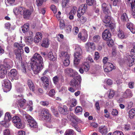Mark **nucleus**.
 Masks as SVG:
<instances>
[{
    "label": "nucleus",
    "mask_w": 135,
    "mask_h": 135,
    "mask_svg": "<svg viewBox=\"0 0 135 135\" xmlns=\"http://www.w3.org/2000/svg\"><path fill=\"white\" fill-rule=\"evenodd\" d=\"M13 11L16 15L20 14L23 15L24 18L29 17L31 14L32 11L22 7L15 8Z\"/></svg>",
    "instance_id": "1"
},
{
    "label": "nucleus",
    "mask_w": 135,
    "mask_h": 135,
    "mask_svg": "<svg viewBox=\"0 0 135 135\" xmlns=\"http://www.w3.org/2000/svg\"><path fill=\"white\" fill-rule=\"evenodd\" d=\"M81 80V76L80 75H78L71 80L70 83V85L76 89H79L80 88V83Z\"/></svg>",
    "instance_id": "2"
},
{
    "label": "nucleus",
    "mask_w": 135,
    "mask_h": 135,
    "mask_svg": "<svg viewBox=\"0 0 135 135\" xmlns=\"http://www.w3.org/2000/svg\"><path fill=\"white\" fill-rule=\"evenodd\" d=\"M75 49L76 52L74 53V64L78 65L79 63L80 60L79 58L81 56L82 51L79 46L77 45H76Z\"/></svg>",
    "instance_id": "3"
},
{
    "label": "nucleus",
    "mask_w": 135,
    "mask_h": 135,
    "mask_svg": "<svg viewBox=\"0 0 135 135\" xmlns=\"http://www.w3.org/2000/svg\"><path fill=\"white\" fill-rule=\"evenodd\" d=\"M25 115L28 124L31 129L38 128L37 123L32 117L27 114H25Z\"/></svg>",
    "instance_id": "4"
},
{
    "label": "nucleus",
    "mask_w": 135,
    "mask_h": 135,
    "mask_svg": "<svg viewBox=\"0 0 135 135\" xmlns=\"http://www.w3.org/2000/svg\"><path fill=\"white\" fill-rule=\"evenodd\" d=\"M13 64L12 61L8 59H5L4 60L3 65H0V70H2L4 69L6 71L7 70L9 69L13 66Z\"/></svg>",
    "instance_id": "5"
},
{
    "label": "nucleus",
    "mask_w": 135,
    "mask_h": 135,
    "mask_svg": "<svg viewBox=\"0 0 135 135\" xmlns=\"http://www.w3.org/2000/svg\"><path fill=\"white\" fill-rule=\"evenodd\" d=\"M31 64L32 69L35 74L38 73L43 68L42 63L31 62Z\"/></svg>",
    "instance_id": "6"
},
{
    "label": "nucleus",
    "mask_w": 135,
    "mask_h": 135,
    "mask_svg": "<svg viewBox=\"0 0 135 135\" xmlns=\"http://www.w3.org/2000/svg\"><path fill=\"white\" fill-rule=\"evenodd\" d=\"M112 18L110 15H106L103 21L105 23V26H108L111 29H114L115 27V24L114 23H112Z\"/></svg>",
    "instance_id": "7"
},
{
    "label": "nucleus",
    "mask_w": 135,
    "mask_h": 135,
    "mask_svg": "<svg viewBox=\"0 0 135 135\" xmlns=\"http://www.w3.org/2000/svg\"><path fill=\"white\" fill-rule=\"evenodd\" d=\"M39 116L41 118H44L48 122L50 121L51 120V115L49 113L48 110L44 108L42 109Z\"/></svg>",
    "instance_id": "8"
},
{
    "label": "nucleus",
    "mask_w": 135,
    "mask_h": 135,
    "mask_svg": "<svg viewBox=\"0 0 135 135\" xmlns=\"http://www.w3.org/2000/svg\"><path fill=\"white\" fill-rule=\"evenodd\" d=\"M12 122L14 124V126L18 128H22V123L20 118L18 116H15L12 118Z\"/></svg>",
    "instance_id": "9"
},
{
    "label": "nucleus",
    "mask_w": 135,
    "mask_h": 135,
    "mask_svg": "<svg viewBox=\"0 0 135 135\" xmlns=\"http://www.w3.org/2000/svg\"><path fill=\"white\" fill-rule=\"evenodd\" d=\"M31 62L43 63V59L40 54L38 53H35L32 57Z\"/></svg>",
    "instance_id": "10"
},
{
    "label": "nucleus",
    "mask_w": 135,
    "mask_h": 135,
    "mask_svg": "<svg viewBox=\"0 0 135 135\" xmlns=\"http://www.w3.org/2000/svg\"><path fill=\"white\" fill-rule=\"evenodd\" d=\"M87 8V5L86 4H82L79 7L77 12V16L79 18L85 13Z\"/></svg>",
    "instance_id": "11"
},
{
    "label": "nucleus",
    "mask_w": 135,
    "mask_h": 135,
    "mask_svg": "<svg viewBox=\"0 0 135 135\" xmlns=\"http://www.w3.org/2000/svg\"><path fill=\"white\" fill-rule=\"evenodd\" d=\"M126 59L127 64L129 66L133 65L135 63V56L126 55Z\"/></svg>",
    "instance_id": "12"
},
{
    "label": "nucleus",
    "mask_w": 135,
    "mask_h": 135,
    "mask_svg": "<svg viewBox=\"0 0 135 135\" xmlns=\"http://www.w3.org/2000/svg\"><path fill=\"white\" fill-rule=\"evenodd\" d=\"M77 9V8L75 7H74L72 8L71 10L69 13L67 11H65V13L69 19L70 20H73L74 18V15H75Z\"/></svg>",
    "instance_id": "13"
},
{
    "label": "nucleus",
    "mask_w": 135,
    "mask_h": 135,
    "mask_svg": "<svg viewBox=\"0 0 135 135\" xmlns=\"http://www.w3.org/2000/svg\"><path fill=\"white\" fill-rule=\"evenodd\" d=\"M40 80L44 84V87L45 89H47L49 88V80L47 77L45 76L41 77Z\"/></svg>",
    "instance_id": "14"
},
{
    "label": "nucleus",
    "mask_w": 135,
    "mask_h": 135,
    "mask_svg": "<svg viewBox=\"0 0 135 135\" xmlns=\"http://www.w3.org/2000/svg\"><path fill=\"white\" fill-rule=\"evenodd\" d=\"M65 73L66 74L69 75L71 76H75L78 73L70 68H67L65 70Z\"/></svg>",
    "instance_id": "15"
},
{
    "label": "nucleus",
    "mask_w": 135,
    "mask_h": 135,
    "mask_svg": "<svg viewBox=\"0 0 135 135\" xmlns=\"http://www.w3.org/2000/svg\"><path fill=\"white\" fill-rule=\"evenodd\" d=\"M85 47L86 50L88 51H91L95 49V45L92 42H88L86 44Z\"/></svg>",
    "instance_id": "16"
},
{
    "label": "nucleus",
    "mask_w": 135,
    "mask_h": 135,
    "mask_svg": "<svg viewBox=\"0 0 135 135\" xmlns=\"http://www.w3.org/2000/svg\"><path fill=\"white\" fill-rule=\"evenodd\" d=\"M111 33L110 31L108 29L105 30L102 33V38L105 40H107L111 37Z\"/></svg>",
    "instance_id": "17"
},
{
    "label": "nucleus",
    "mask_w": 135,
    "mask_h": 135,
    "mask_svg": "<svg viewBox=\"0 0 135 135\" xmlns=\"http://www.w3.org/2000/svg\"><path fill=\"white\" fill-rule=\"evenodd\" d=\"M67 51H59V55L60 57H62L63 59H65L70 58V54Z\"/></svg>",
    "instance_id": "18"
},
{
    "label": "nucleus",
    "mask_w": 135,
    "mask_h": 135,
    "mask_svg": "<svg viewBox=\"0 0 135 135\" xmlns=\"http://www.w3.org/2000/svg\"><path fill=\"white\" fill-rule=\"evenodd\" d=\"M88 36L87 32L85 30L82 33H79L78 35V37L83 41V42H85Z\"/></svg>",
    "instance_id": "19"
},
{
    "label": "nucleus",
    "mask_w": 135,
    "mask_h": 135,
    "mask_svg": "<svg viewBox=\"0 0 135 135\" xmlns=\"http://www.w3.org/2000/svg\"><path fill=\"white\" fill-rule=\"evenodd\" d=\"M69 50V44L68 41L63 42L60 46L59 51L64 50L68 51Z\"/></svg>",
    "instance_id": "20"
},
{
    "label": "nucleus",
    "mask_w": 135,
    "mask_h": 135,
    "mask_svg": "<svg viewBox=\"0 0 135 135\" xmlns=\"http://www.w3.org/2000/svg\"><path fill=\"white\" fill-rule=\"evenodd\" d=\"M10 73L11 76L13 79L15 80L18 79L19 75L16 69H13L11 70Z\"/></svg>",
    "instance_id": "21"
},
{
    "label": "nucleus",
    "mask_w": 135,
    "mask_h": 135,
    "mask_svg": "<svg viewBox=\"0 0 135 135\" xmlns=\"http://www.w3.org/2000/svg\"><path fill=\"white\" fill-rule=\"evenodd\" d=\"M2 86H4L5 88L10 90L11 88V86L10 82L8 80L6 79L4 80L2 82Z\"/></svg>",
    "instance_id": "22"
},
{
    "label": "nucleus",
    "mask_w": 135,
    "mask_h": 135,
    "mask_svg": "<svg viewBox=\"0 0 135 135\" xmlns=\"http://www.w3.org/2000/svg\"><path fill=\"white\" fill-rule=\"evenodd\" d=\"M42 37L41 33L39 32H37L34 38V42L36 43H38L41 41Z\"/></svg>",
    "instance_id": "23"
},
{
    "label": "nucleus",
    "mask_w": 135,
    "mask_h": 135,
    "mask_svg": "<svg viewBox=\"0 0 135 135\" xmlns=\"http://www.w3.org/2000/svg\"><path fill=\"white\" fill-rule=\"evenodd\" d=\"M102 8L103 12L106 15H110V12L108 9V5L106 3H104L102 4Z\"/></svg>",
    "instance_id": "24"
},
{
    "label": "nucleus",
    "mask_w": 135,
    "mask_h": 135,
    "mask_svg": "<svg viewBox=\"0 0 135 135\" xmlns=\"http://www.w3.org/2000/svg\"><path fill=\"white\" fill-rule=\"evenodd\" d=\"M133 95V94L131 90L129 89H127L123 94L124 98H127L131 97Z\"/></svg>",
    "instance_id": "25"
},
{
    "label": "nucleus",
    "mask_w": 135,
    "mask_h": 135,
    "mask_svg": "<svg viewBox=\"0 0 135 135\" xmlns=\"http://www.w3.org/2000/svg\"><path fill=\"white\" fill-rule=\"evenodd\" d=\"M128 3H131V6L132 8V15H135V0H128Z\"/></svg>",
    "instance_id": "26"
},
{
    "label": "nucleus",
    "mask_w": 135,
    "mask_h": 135,
    "mask_svg": "<svg viewBox=\"0 0 135 135\" xmlns=\"http://www.w3.org/2000/svg\"><path fill=\"white\" fill-rule=\"evenodd\" d=\"M68 108L66 106L64 105L63 107H59L58 108V110L59 112L63 114H65L68 113Z\"/></svg>",
    "instance_id": "27"
},
{
    "label": "nucleus",
    "mask_w": 135,
    "mask_h": 135,
    "mask_svg": "<svg viewBox=\"0 0 135 135\" xmlns=\"http://www.w3.org/2000/svg\"><path fill=\"white\" fill-rule=\"evenodd\" d=\"M99 132L103 135H105L107 133V129L105 126H102L99 128Z\"/></svg>",
    "instance_id": "28"
},
{
    "label": "nucleus",
    "mask_w": 135,
    "mask_h": 135,
    "mask_svg": "<svg viewBox=\"0 0 135 135\" xmlns=\"http://www.w3.org/2000/svg\"><path fill=\"white\" fill-rule=\"evenodd\" d=\"M27 83L30 89L34 93V91H35L36 90L35 89V86L33 83L30 80H28Z\"/></svg>",
    "instance_id": "29"
},
{
    "label": "nucleus",
    "mask_w": 135,
    "mask_h": 135,
    "mask_svg": "<svg viewBox=\"0 0 135 135\" xmlns=\"http://www.w3.org/2000/svg\"><path fill=\"white\" fill-rule=\"evenodd\" d=\"M27 83L30 89L34 93V91H35L36 90L35 89V86L33 83L30 80H28Z\"/></svg>",
    "instance_id": "30"
},
{
    "label": "nucleus",
    "mask_w": 135,
    "mask_h": 135,
    "mask_svg": "<svg viewBox=\"0 0 135 135\" xmlns=\"http://www.w3.org/2000/svg\"><path fill=\"white\" fill-rule=\"evenodd\" d=\"M23 51L22 49H18L15 50V54L16 55V57L17 59L20 60L21 59V51Z\"/></svg>",
    "instance_id": "31"
},
{
    "label": "nucleus",
    "mask_w": 135,
    "mask_h": 135,
    "mask_svg": "<svg viewBox=\"0 0 135 135\" xmlns=\"http://www.w3.org/2000/svg\"><path fill=\"white\" fill-rule=\"evenodd\" d=\"M68 118L70 120H71L72 118H73L77 123V122L79 123H81V120L77 118L75 115H74L73 114H71V115H68Z\"/></svg>",
    "instance_id": "32"
},
{
    "label": "nucleus",
    "mask_w": 135,
    "mask_h": 135,
    "mask_svg": "<svg viewBox=\"0 0 135 135\" xmlns=\"http://www.w3.org/2000/svg\"><path fill=\"white\" fill-rule=\"evenodd\" d=\"M49 45V41L48 39L45 38L43 40L42 43L41 44L43 47H47Z\"/></svg>",
    "instance_id": "33"
},
{
    "label": "nucleus",
    "mask_w": 135,
    "mask_h": 135,
    "mask_svg": "<svg viewBox=\"0 0 135 135\" xmlns=\"http://www.w3.org/2000/svg\"><path fill=\"white\" fill-rule=\"evenodd\" d=\"M117 36L120 39H124L125 38L124 32L120 30H119L118 31Z\"/></svg>",
    "instance_id": "34"
},
{
    "label": "nucleus",
    "mask_w": 135,
    "mask_h": 135,
    "mask_svg": "<svg viewBox=\"0 0 135 135\" xmlns=\"http://www.w3.org/2000/svg\"><path fill=\"white\" fill-rule=\"evenodd\" d=\"M26 100L24 99H21L18 100L17 103L20 108L22 107L24 105Z\"/></svg>",
    "instance_id": "35"
},
{
    "label": "nucleus",
    "mask_w": 135,
    "mask_h": 135,
    "mask_svg": "<svg viewBox=\"0 0 135 135\" xmlns=\"http://www.w3.org/2000/svg\"><path fill=\"white\" fill-rule=\"evenodd\" d=\"M112 66H111V65L110 66L109 65H107V67L106 68V69L107 70L106 71L105 70V68H104V65L103 67L104 71L106 72H108L111 71L113 69H114V67L112 64Z\"/></svg>",
    "instance_id": "36"
},
{
    "label": "nucleus",
    "mask_w": 135,
    "mask_h": 135,
    "mask_svg": "<svg viewBox=\"0 0 135 135\" xmlns=\"http://www.w3.org/2000/svg\"><path fill=\"white\" fill-rule=\"evenodd\" d=\"M33 39L31 36H27L25 38V42L28 45L32 44L33 43Z\"/></svg>",
    "instance_id": "37"
},
{
    "label": "nucleus",
    "mask_w": 135,
    "mask_h": 135,
    "mask_svg": "<svg viewBox=\"0 0 135 135\" xmlns=\"http://www.w3.org/2000/svg\"><path fill=\"white\" fill-rule=\"evenodd\" d=\"M108 60V58L107 57H104L103 60V62L104 64V68H105V70L106 71L107 70L106 69V67L107 65H110L111 66H112V63H110L108 62H107V61Z\"/></svg>",
    "instance_id": "38"
},
{
    "label": "nucleus",
    "mask_w": 135,
    "mask_h": 135,
    "mask_svg": "<svg viewBox=\"0 0 135 135\" xmlns=\"http://www.w3.org/2000/svg\"><path fill=\"white\" fill-rule=\"evenodd\" d=\"M75 113L76 114H79L82 113L83 109L82 107L80 106H77L75 109Z\"/></svg>",
    "instance_id": "39"
},
{
    "label": "nucleus",
    "mask_w": 135,
    "mask_h": 135,
    "mask_svg": "<svg viewBox=\"0 0 135 135\" xmlns=\"http://www.w3.org/2000/svg\"><path fill=\"white\" fill-rule=\"evenodd\" d=\"M29 24L28 23L25 24L21 27L23 33L27 31L28 29Z\"/></svg>",
    "instance_id": "40"
},
{
    "label": "nucleus",
    "mask_w": 135,
    "mask_h": 135,
    "mask_svg": "<svg viewBox=\"0 0 135 135\" xmlns=\"http://www.w3.org/2000/svg\"><path fill=\"white\" fill-rule=\"evenodd\" d=\"M48 56L49 59L51 60L54 61L56 60V57L54 56L52 52L51 51H50L48 53Z\"/></svg>",
    "instance_id": "41"
},
{
    "label": "nucleus",
    "mask_w": 135,
    "mask_h": 135,
    "mask_svg": "<svg viewBox=\"0 0 135 135\" xmlns=\"http://www.w3.org/2000/svg\"><path fill=\"white\" fill-rule=\"evenodd\" d=\"M70 0H62V6L63 8L69 7V6L68 4Z\"/></svg>",
    "instance_id": "42"
},
{
    "label": "nucleus",
    "mask_w": 135,
    "mask_h": 135,
    "mask_svg": "<svg viewBox=\"0 0 135 135\" xmlns=\"http://www.w3.org/2000/svg\"><path fill=\"white\" fill-rule=\"evenodd\" d=\"M121 20L124 22H128L129 19L126 13H124L121 16Z\"/></svg>",
    "instance_id": "43"
},
{
    "label": "nucleus",
    "mask_w": 135,
    "mask_h": 135,
    "mask_svg": "<svg viewBox=\"0 0 135 135\" xmlns=\"http://www.w3.org/2000/svg\"><path fill=\"white\" fill-rule=\"evenodd\" d=\"M135 115V109H131L129 112V116L131 118H133Z\"/></svg>",
    "instance_id": "44"
},
{
    "label": "nucleus",
    "mask_w": 135,
    "mask_h": 135,
    "mask_svg": "<svg viewBox=\"0 0 135 135\" xmlns=\"http://www.w3.org/2000/svg\"><path fill=\"white\" fill-rule=\"evenodd\" d=\"M114 90H110V91L107 94L105 95V96L106 95L108 96V98H112L114 96Z\"/></svg>",
    "instance_id": "45"
},
{
    "label": "nucleus",
    "mask_w": 135,
    "mask_h": 135,
    "mask_svg": "<svg viewBox=\"0 0 135 135\" xmlns=\"http://www.w3.org/2000/svg\"><path fill=\"white\" fill-rule=\"evenodd\" d=\"M11 119V117L8 112L6 113L5 115L4 120H6L7 122H9Z\"/></svg>",
    "instance_id": "46"
},
{
    "label": "nucleus",
    "mask_w": 135,
    "mask_h": 135,
    "mask_svg": "<svg viewBox=\"0 0 135 135\" xmlns=\"http://www.w3.org/2000/svg\"><path fill=\"white\" fill-rule=\"evenodd\" d=\"M27 65L25 63L22 62L21 64V69L22 71L24 73L26 72V67Z\"/></svg>",
    "instance_id": "47"
},
{
    "label": "nucleus",
    "mask_w": 135,
    "mask_h": 135,
    "mask_svg": "<svg viewBox=\"0 0 135 135\" xmlns=\"http://www.w3.org/2000/svg\"><path fill=\"white\" fill-rule=\"evenodd\" d=\"M77 101L76 100L72 98L70 100V103L71 104L70 107H73L75 106L77 104Z\"/></svg>",
    "instance_id": "48"
},
{
    "label": "nucleus",
    "mask_w": 135,
    "mask_h": 135,
    "mask_svg": "<svg viewBox=\"0 0 135 135\" xmlns=\"http://www.w3.org/2000/svg\"><path fill=\"white\" fill-rule=\"evenodd\" d=\"M74 131L71 129H68L66 130L65 133V135H76L75 134H74Z\"/></svg>",
    "instance_id": "49"
},
{
    "label": "nucleus",
    "mask_w": 135,
    "mask_h": 135,
    "mask_svg": "<svg viewBox=\"0 0 135 135\" xmlns=\"http://www.w3.org/2000/svg\"><path fill=\"white\" fill-rule=\"evenodd\" d=\"M7 72V71L4 69L0 70V78H3L5 76V75Z\"/></svg>",
    "instance_id": "50"
},
{
    "label": "nucleus",
    "mask_w": 135,
    "mask_h": 135,
    "mask_svg": "<svg viewBox=\"0 0 135 135\" xmlns=\"http://www.w3.org/2000/svg\"><path fill=\"white\" fill-rule=\"evenodd\" d=\"M84 70L86 72L88 71L89 69L90 66L89 65L87 62L84 63L83 66Z\"/></svg>",
    "instance_id": "51"
},
{
    "label": "nucleus",
    "mask_w": 135,
    "mask_h": 135,
    "mask_svg": "<svg viewBox=\"0 0 135 135\" xmlns=\"http://www.w3.org/2000/svg\"><path fill=\"white\" fill-rule=\"evenodd\" d=\"M8 122L4 120L0 122V124L5 127H8L9 126Z\"/></svg>",
    "instance_id": "52"
},
{
    "label": "nucleus",
    "mask_w": 135,
    "mask_h": 135,
    "mask_svg": "<svg viewBox=\"0 0 135 135\" xmlns=\"http://www.w3.org/2000/svg\"><path fill=\"white\" fill-rule=\"evenodd\" d=\"M16 90L18 93H21L24 90L23 87L21 85H19L16 87Z\"/></svg>",
    "instance_id": "53"
},
{
    "label": "nucleus",
    "mask_w": 135,
    "mask_h": 135,
    "mask_svg": "<svg viewBox=\"0 0 135 135\" xmlns=\"http://www.w3.org/2000/svg\"><path fill=\"white\" fill-rule=\"evenodd\" d=\"M107 44L109 46L111 47L114 44V42L113 40L111 39L110 37L107 40Z\"/></svg>",
    "instance_id": "54"
},
{
    "label": "nucleus",
    "mask_w": 135,
    "mask_h": 135,
    "mask_svg": "<svg viewBox=\"0 0 135 135\" xmlns=\"http://www.w3.org/2000/svg\"><path fill=\"white\" fill-rule=\"evenodd\" d=\"M51 109L52 111L55 116L57 117L58 115V113L56 108L55 107H51Z\"/></svg>",
    "instance_id": "55"
},
{
    "label": "nucleus",
    "mask_w": 135,
    "mask_h": 135,
    "mask_svg": "<svg viewBox=\"0 0 135 135\" xmlns=\"http://www.w3.org/2000/svg\"><path fill=\"white\" fill-rule=\"evenodd\" d=\"M15 0H5V3L6 5H11L14 3Z\"/></svg>",
    "instance_id": "56"
},
{
    "label": "nucleus",
    "mask_w": 135,
    "mask_h": 135,
    "mask_svg": "<svg viewBox=\"0 0 135 135\" xmlns=\"http://www.w3.org/2000/svg\"><path fill=\"white\" fill-rule=\"evenodd\" d=\"M69 59H64V61H63V63L64 65L66 66H67L69 65L70 63V61H69Z\"/></svg>",
    "instance_id": "57"
},
{
    "label": "nucleus",
    "mask_w": 135,
    "mask_h": 135,
    "mask_svg": "<svg viewBox=\"0 0 135 135\" xmlns=\"http://www.w3.org/2000/svg\"><path fill=\"white\" fill-rule=\"evenodd\" d=\"M14 45L15 47L18 49L24 47L25 46L23 44H19L18 43H15Z\"/></svg>",
    "instance_id": "58"
},
{
    "label": "nucleus",
    "mask_w": 135,
    "mask_h": 135,
    "mask_svg": "<svg viewBox=\"0 0 135 135\" xmlns=\"http://www.w3.org/2000/svg\"><path fill=\"white\" fill-rule=\"evenodd\" d=\"M65 27L64 21L63 20H61L60 23V27L61 29H63Z\"/></svg>",
    "instance_id": "59"
},
{
    "label": "nucleus",
    "mask_w": 135,
    "mask_h": 135,
    "mask_svg": "<svg viewBox=\"0 0 135 135\" xmlns=\"http://www.w3.org/2000/svg\"><path fill=\"white\" fill-rule=\"evenodd\" d=\"M34 93L37 95H39L40 94H42L43 93V91L42 90L41 88H39L38 90L36 91V90L34 91Z\"/></svg>",
    "instance_id": "60"
},
{
    "label": "nucleus",
    "mask_w": 135,
    "mask_h": 135,
    "mask_svg": "<svg viewBox=\"0 0 135 135\" xmlns=\"http://www.w3.org/2000/svg\"><path fill=\"white\" fill-rule=\"evenodd\" d=\"M55 92L54 89H52L51 90L49 93V95L51 97H53L55 95Z\"/></svg>",
    "instance_id": "61"
},
{
    "label": "nucleus",
    "mask_w": 135,
    "mask_h": 135,
    "mask_svg": "<svg viewBox=\"0 0 135 135\" xmlns=\"http://www.w3.org/2000/svg\"><path fill=\"white\" fill-rule=\"evenodd\" d=\"M100 37L99 35L94 36L93 38V41L96 42H97L100 40Z\"/></svg>",
    "instance_id": "62"
},
{
    "label": "nucleus",
    "mask_w": 135,
    "mask_h": 135,
    "mask_svg": "<svg viewBox=\"0 0 135 135\" xmlns=\"http://www.w3.org/2000/svg\"><path fill=\"white\" fill-rule=\"evenodd\" d=\"M112 135H124V134L121 131H116L113 132Z\"/></svg>",
    "instance_id": "63"
},
{
    "label": "nucleus",
    "mask_w": 135,
    "mask_h": 135,
    "mask_svg": "<svg viewBox=\"0 0 135 135\" xmlns=\"http://www.w3.org/2000/svg\"><path fill=\"white\" fill-rule=\"evenodd\" d=\"M72 26L70 25L67 26L66 27V32L69 33L71 32V31Z\"/></svg>",
    "instance_id": "64"
}]
</instances>
